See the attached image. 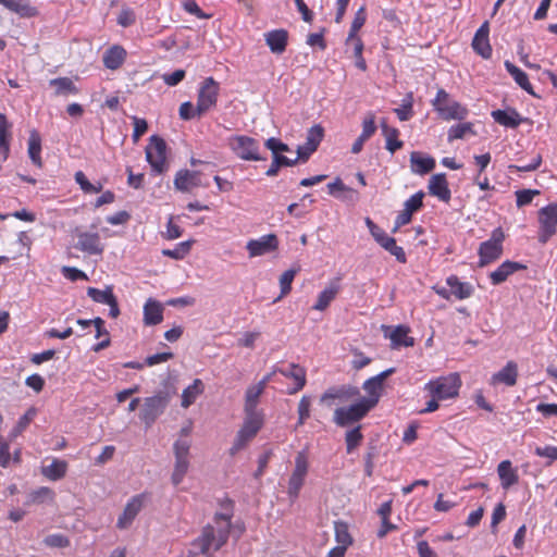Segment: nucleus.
<instances>
[{
	"label": "nucleus",
	"instance_id": "1",
	"mask_svg": "<svg viewBox=\"0 0 557 557\" xmlns=\"http://www.w3.org/2000/svg\"><path fill=\"white\" fill-rule=\"evenodd\" d=\"M222 512H216L213 518L214 524H208L202 533L194 542V546L199 548L200 553L207 555L210 549L219 550L228 540L232 518L234 515V504L231 499H224L221 503Z\"/></svg>",
	"mask_w": 557,
	"mask_h": 557
},
{
	"label": "nucleus",
	"instance_id": "2",
	"mask_svg": "<svg viewBox=\"0 0 557 557\" xmlns=\"http://www.w3.org/2000/svg\"><path fill=\"white\" fill-rule=\"evenodd\" d=\"M176 393L177 389L173 383L164 382L161 389L156 392L154 395L145 398L139 418L147 428H150L165 411Z\"/></svg>",
	"mask_w": 557,
	"mask_h": 557
},
{
	"label": "nucleus",
	"instance_id": "3",
	"mask_svg": "<svg viewBox=\"0 0 557 557\" xmlns=\"http://www.w3.org/2000/svg\"><path fill=\"white\" fill-rule=\"evenodd\" d=\"M460 386L461 380L459 374L450 373L446 376L430 381L425 385V389L430 392L432 397L443 400L456 397Z\"/></svg>",
	"mask_w": 557,
	"mask_h": 557
},
{
	"label": "nucleus",
	"instance_id": "4",
	"mask_svg": "<svg viewBox=\"0 0 557 557\" xmlns=\"http://www.w3.org/2000/svg\"><path fill=\"white\" fill-rule=\"evenodd\" d=\"M433 107L444 120H463L468 111L459 102L451 100L448 92L438 89Z\"/></svg>",
	"mask_w": 557,
	"mask_h": 557
},
{
	"label": "nucleus",
	"instance_id": "5",
	"mask_svg": "<svg viewBox=\"0 0 557 557\" xmlns=\"http://www.w3.org/2000/svg\"><path fill=\"white\" fill-rule=\"evenodd\" d=\"M165 152V140L158 135H152L146 147V159L157 174H162L168 170Z\"/></svg>",
	"mask_w": 557,
	"mask_h": 557
},
{
	"label": "nucleus",
	"instance_id": "6",
	"mask_svg": "<svg viewBox=\"0 0 557 557\" xmlns=\"http://www.w3.org/2000/svg\"><path fill=\"white\" fill-rule=\"evenodd\" d=\"M263 425V413H245L243 426L237 432L232 450H243Z\"/></svg>",
	"mask_w": 557,
	"mask_h": 557
},
{
	"label": "nucleus",
	"instance_id": "7",
	"mask_svg": "<svg viewBox=\"0 0 557 557\" xmlns=\"http://www.w3.org/2000/svg\"><path fill=\"white\" fill-rule=\"evenodd\" d=\"M539 216V242L545 244L556 234L557 227V202L541 208Z\"/></svg>",
	"mask_w": 557,
	"mask_h": 557
},
{
	"label": "nucleus",
	"instance_id": "8",
	"mask_svg": "<svg viewBox=\"0 0 557 557\" xmlns=\"http://www.w3.org/2000/svg\"><path fill=\"white\" fill-rule=\"evenodd\" d=\"M309 470V462L306 455H298L295 460V468L289 476L287 494L290 502H295L304 486Z\"/></svg>",
	"mask_w": 557,
	"mask_h": 557
},
{
	"label": "nucleus",
	"instance_id": "9",
	"mask_svg": "<svg viewBox=\"0 0 557 557\" xmlns=\"http://www.w3.org/2000/svg\"><path fill=\"white\" fill-rule=\"evenodd\" d=\"M372 409L364 400H360L349 407L337 408L334 412L336 424L346 426L361 420Z\"/></svg>",
	"mask_w": 557,
	"mask_h": 557
},
{
	"label": "nucleus",
	"instance_id": "10",
	"mask_svg": "<svg viewBox=\"0 0 557 557\" xmlns=\"http://www.w3.org/2000/svg\"><path fill=\"white\" fill-rule=\"evenodd\" d=\"M395 371H396L395 368H388V369L384 370L383 372L379 373L377 375L372 376V377L368 379L367 381H364V383L362 384V388L368 394V397H363L361 399L364 400L369 406L374 408L377 405L380 397L382 395L384 381L388 376L394 374Z\"/></svg>",
	"mask_w": 557,
	"mask_h": 557
},
{
	"label": "nucleus",
	"instance_id": "11",
	"mask_svg": "<svg viewBox=\"0 0 557 557\" xmlns=\"http://www.w3.org/2000/svg\"><path fill=\"white\" fill-rule=\"evenodd\" d=\"M219 95V84L213 77H207L198 92L197 113L198 117L216 104Z\"/></svg>",
	"mask_w": 557,
	"mask_h": 557
},
{
	"label": "nucleus",
	"instance_id": "12",
	"mask_svg": "<svg viewBox=\"0 0 557 557\" xmlns=\"http://www.w3.org/2000/svg\"><path fill=\"white\" fill-rule=\"evenodd\" d=\"M230 145L236 156L243 160L259 161L263 160L258 153L259 146L256 139L239 135L230 139Z\"/></svg>",
	"mask_w": 557,
	"mask_h": 557
},
{
	"label": "nucleus",
	"instance_id": "13",
	"mask_svg": "<svg viewBox=\"0 0 557 557\" xmlns=\"http://www.w3.org/2000/svg\"><path fill=\"white\" fill-rule=\"evenodd\" d=\"M74 234L77 237L75 249L88 255H101L103 252L104 247L98 233L85 232L76 227Z\"/></svg>",
	"mask_w": 557,
	"mask_h": 557
},
{
	"label": "nucleus",
	"instance_id": "14",
	"mask_svg": "<svg viewBox=\"0 0 557 557\" xmlns=\"http://www.w3.org/2000/svg\"><path fill=\"white\" fill-rule=\"evenodd\" d=\"M149 494L148 493H141L138 495L133 496L126 504L122 515L119 517L116 527L119 529H126L128 528L138 512L141 510L145 502L148 499Z\"/></svg>",
	"mask_w": 557,
	"mask_h": 557
},
{
	"label": "nucleus",
	"instance_id": "15",
	"mask_svg": "<svg viewBox=\"0 0 557 557\" xmlns=\"http://www.w3.org/2000/svg\"><path fill=\"white\" fill-rule=\"evenodd\" d=\"M323 136L324 129L321 125H314L310 127L307 133L306 144L298 146L297 148L298 161H307L310 156L318 149Z\"/></svg>",
	"mask_w": 557,
	"mask_h": 557
},
{
	"label": "nucleus",
	"instance_id": "16",
	"mask_svg": "<svg viewBox=\"0 0 557 557\" xmlns=\"http://www.w3.org/2000/svg\"><path fill=\"white\" fill-rule=\"evenodd\" d=\"M277 248L278 238L275 234H268L258 239H250L246 245L250 258L267 255L277 250Z\"/></svg>",
	"mask_w": 557,
	"mask_h": 557
},
{
	"label": "nucleus",
	"instance_id": "17",
	"mask_svg": "<svg viewBox=\"0 0 557 557\" xmlns=\"http://www.w3.org/2000/svg\"><path fill=\"white\" fill-rule=\"evenodd\" d=\"M55 503V492L49 486H39L26 493L24 505L41 506L53 505Z\"/></svg>",
	"mask_w": 557,
	"mask_h": 557
},
{
	"label": "nucleus",
	"instance_id": "18",
	"mask_svg": "<svg viewBox=\"0 0 557 557\" xmlns=\"http://www.w3.org/2000/svg\"><path fill=\"white\" fill-rule=\"evenodd\" d=\"M359 394H360L359 388L354 385H342V386H337V387H330L322 394L320 401L322 404H326L327 406H331L332 405L331 400H334V399L348 400V399L359 396Z\"/></svg>",
	"mask_w": 557,
	"mask_h": 557
},
{
	"label": "nucleus",
	"instance_id": "19",
	"mask_svg": "<svg viewBox=\"0 0 557 557\" xmlns=\"http://www.w3.org/2000/svg\"><path fill=\"white\" fill-rule=\"evenodd\" d=\"M199 171L180 170L174 178V187L183 193H188L195 187L202 186Z\"/></svg>",
	"mask_w": 557,
	"mask_h": 557
},
{
	"label": "nucleus",
	"instance_id": "20",
	"mask_svg": "<svg viewBox=\"0 0 557 557\" xmlns=\"http://www.w3.org/2000/svg\"><path fill=\"white\" fill-rule=\"evenodd\" d=\"M429 193L432 196L437 197L440 200L448 202L450 200L451 194L448 188V183L446 180V175L444 173H438L432 175L429 181Z\"/></svg>",
	"mask_w": 557,
	"mask_h": 557
},
{
	"label": "nucleus",
	"instance_id": "21",
	"mask_svg": "<svg viewBox=\"0 0 557 557\" xmlns=\"http://www.w3.org/2000/svg\"><path fill=\"white\" fill-rule=\"evenodd\" d=\"M473 50L484 59L492 54V48L488 41V23L484 22L476 30L472 40Z\"/></svg>",
	"mask_w": 557,
	"mask_h": 557
},
{
	"label": "nucleus",
	"instance_id": "22",
	"mask_svg": "<svg viewBox=\"0 0 557 557\" xmlns=\"http://www.w3.org/2000/svg\"><path fill=\"white\" fill-rule=\"evenodd\" d=\"M264 40L271 52L282 54L287 47L288 32L286 29H274L264 34Z\"/></svg>",
	"mask_w": 557,
	"mask_h": 557
},
{
	"label": "nucleus",
	"instance_id": "23",
	"mask_svg": "<svg viewBox=\"0 0 557 557\" xmlns=\"http://www.w3.org/2000/svg\"><path fill=\"white\" fill-rule=\"evenodd\" d=\"M423 197L424 193L418 191L406 200L405 209L397 215L398 225H406L411 221L413 212L418 211L423 206Z\"/></svg>",
	"mask_w": 557,
	"mask_h": 557
},
{
	"label": "nucleus",
	"instance_id": "24",
	"mask_svg": "<svg viewBox=\"0 0 557 557\" xmlns=\"http://www.w3.org/2000/svg\"><path fill=\"white\" fill-rule=\"evenodd\" d=\"M277 372L285 377L294 380L295 386L288 392L289 394H295L305 387L306 370L299 364L292 363L286 369H277Z\"/></svg>",
	"mask_w": 557,
	"mask_h": 557
},
{
	"label": "nucleus",
	"instance_id": "25",
	"mask_svg": "<svg viewBox=\"0 0 557 557\" xmlns=\"http://www.w3.org/2000/svg\"><path fill=\"white\" fill-rule=\"evenodd\" d=\"M525 268L527 267L522 263L507 260L503 262L495 271H493L490 274V277L494 285H499L505 282L509 275Z\"/></svg>",
	"mask_w": 557,
	"mask_h": 557
},
{
	"label": "nucleus",
	"instance_id": "26",
	"mask_svg": "<svg viewBox=\"0 0 557 557\" xmlns=\"http://www.w3.org/2000/svg\"><path fill=\"white\" fill-rule=\"evenodd\" d=\"M341 289L338 280H332L329 285L319 294L318 300L312 309L324 311L330 304L336 298Z\"/></svg>",
	"mask_w": 557,
	"mask_h": 557
},
{
	"label": "nucleus",
	"instance_id": "27",
	"mask_svg": "<svg viewBox=\"0 0 557 557\" xmlns=\"http://www.w3.org/2000/svg\"><path fill=\"white\" fill-rule=\"evenodd\" d=\"M163 320V307L162 305L149 298L144 306V322L146 325H157Z\"/></svg>",
	"mask_w": 557,
	"mask_h": 557
},
{
	"label": "nucleus",
	"instance_id": "28",
	"mask_svg": "<svg viewBox=\"0 0 557 557\" xmlns=\"http://www.w3.org/2000/svg\"><path fill=\"white\" fill-rule=\"evenodd\" d=\"M492 116L498 124L510 128H516L521 124V122H523V119L517 110L512 108L507 110H495L492 112Z\"/></svg>",
	"mask_w": 557,
	"mask_h": 557
},
{
	"label": "nucleus",
	"instance_id": "29",
	"mask_svg": "<svg viewBox=\"0 0 557 557\" xmlns=\"http://www.w3.org/2000/svg\"><path fill=\"white\" fill-rule=\"evenodd\" d=\"M503 255V246H498L488 240L481 243L479 247V256H480V267H485L486 264L497 260Z\"/></svg>",
	"mask_w": 557,
	"mask_h": 557
},
{
	"label": "nucleus",
	"instance_id": "30",
	"mask_svg": "<svg viewBox=\"0 0 557 557\" xmlns=\"http://www.w3.org/2000/svg\"><path fill=\"white\" fill-rule=\"evenodd\" d=\"M518 377V366L515 361H508L506 366L498 371L497 373L493 374L492 376V383H504L507 386H513L517 383Z\"/></svg>",
	"mask_w": 557,
	"mask_h": 557
},
{
	"label": "nucleus",
	"instance_id": "31",
	"mask_svg": "<svg viewBox=\"0 0 557 557\" xmlns=\"http://www.w3.org/2000/svg\"><path fill=\"white\" fill-rule=\"evenodd\" d=\"M263 392L264 388H262L259 384L251 385L246 389L244 404L245 413H262V411L257 409V406L259 404V397Z\"/></svg>",
	"mask_w": 557,
	"mask_h": 557
},
{
	"label": "nucleus",
	"instance_id": "32",
	"mask_svg": "<svg viewBox=\"0 0 557 557\" xmlns=\"http://www.w3.org/2000/svg\"><path fill=\"white\" fill-rule=\"evenodd\" d=\"M411 171L423 175L435 168V160L432 157H423L422 153L413 151L410 154Z\"/></svg>",
	"mask_w": 557,
	"mask_h": 557
},
{
	"label": "nucleus",
	"instance_id": "33",
	"mask_svg": "<svg viewBox=\"0 0 557 557\" xmlns=\"http://www.w3.org/2000/svg\"><path fill=\"white\" fill-rule=\"evenodd\" d=\"M126 57V51L121 46H113L103 54V64L109 70L119 69Z\"/></svg>",
	"mask_w": 557,
	"mask_h": 557
},
{
	"label": "nucleus",
	"instance_id": "34",
	"mask_svg": "<svg viewBox=\"0 0 557 557\" xmlns=\"http://www.w3.org/2000/svg\"><path fill=\"white\" fill-rule=\"evenodd\" d=\"M66 471L67 463L60 459H53L50 465L41 467V474L50 481H58L64 478Z\"/></svg>",
	"mask_w": 557,
	"mask_h": 557
},
{
	"label": "nucleus",
	"instance_id": "35",
	"mask_svg": "<svg viewBox=\"0 0 557 557\" xmlns=\"http://www.w3.org/2000/svg\"><path fill=\"white\" fill-rule=\"evenodd\" d=\"M505 67L508 73L513 77L515 82L529 95L537 97L529 82L528 75L510 61L505 62Z\"/></svg>",
	"mask_w": 557,
	"mask_h": 557
},
{
	"label": "nucleus",
	"instance_id": "36",
	"mask_svg": "<svg viewBox=\"0 0 557 557\" xmlns=\"http://www.w3.org/2000/svg\"><path fill=\"white\" fill-rule=\"evenodd\" d=\"M498 475L504 488H508L518 482L517 471L512 468L509 460H504L498 465Z\"/></svg>",
	"mask_w": 557,
	"mask_h": 557
},
{
	"label": "nucleus",
	"instance_id": "37",
	"mask_svg": "<svg viewBox=\"0 0 557 557\" xmlns=\"http://www.w3.org/2000/svg\"><path fill=\"white\" fill-rule=\"evenodd\" d=\"M203 383L200 379H195L193 384L187 386L182 393V403L181 406L183 408H188L193 405L196 398L203 393Z\"/></svg>",
	"mask_w": 557,
	"mask_h": 557
},
{
	"label": "nucleus",
	"instance_id": "38",
	"mask_svg": "<svg viewBox=\"0 0 557 557\" xmlns=\"http://www.w3.org/2000/svg\"><path fill=\"white\" fill-rule=\"evenodd\" d=\"M409 329L404 325H398L391 333L389 338L392 342V347H412L414 345V339L408 336Z\"/></svg>",
	"mask_w": 557,
	"mask_h": 557
},
{
	"label": "nucleus",
	"instance_id": "39",
	"mask_svg": "<svg viewBox=\"0 0 557 557\" xmlns=\"http://www.w3.org/2000/svg\"><path fill=\"white\" fill-rule=\"evenodd\" d=\"M335 541L338 546L348 549L352 545L354 539L349 532L348 523L345 521L334 522Z\"/></svg>",
	"mask_w": 557,
	"mask_h": 557
},
{
	"label": "nucleus",
	"instance_id": "40",
	"mask_svg": "<svg viewBox=\"0 0 557 557\" xmlns=\"http://www.w3.org/2000/svg\"><path fill=\"white\" fill-rule=\"evenodd\" d=\"M382 131L386 138V149L394 153L396 150L400 149L403 147V141L398 140L397 137L399 135V132L395 127L387 126L386 122L383 121L382 124Z\"/></svg>",
	"mask_w": 557,
	"mask_h": 557
},
{
	"label": "nucleus",
	"instance_id": "41",
	"mask_svg": "<svg viewBox=\"0 0 557 557\" xmlns=\"http://www.w3.org/2000/svg\"><path fill=\"white\" fill-rule=\"evenodd\" d=\"M40 151H41L40 136L36 131H32L29 140H28V156H29L32 162L37 166L42 165Z\"/></svg>",
	"mask_w": 557,
	"mask_h": 557
},
{
	"label": "nucleus",
	"instance_id": "42",
	"mask_svg": "<svg viewBox=\"0 0 557 557\" xmlns=\"http://www.w3.org/2000/svg\"><path fill=\"white\" fill-rule=\"evenodd\" d=\"M446 282L451 288V293L458 299L469 298L473 292V288L469 284L460 282L455 275L449 276Z\"/></svg>",
	"mask_w": 557,
	"mask_h": 557
},
{
	"label": "nucleus",
	"instance_id": "43",
	"mask_svg": "<svg viewBox=\"0 0 557 557\" xmlns=\"http://www.w3.org/2000/svg\"><path fill=\"white\" fill-rule=\"evenodd\" d=\"M10 127L7 116L0 113V152L3 154V160L8 158L10 151Z\"/></svg>",
	"mask_w": 557,
	"mask_h": 557
},
{
	"label": "nucleus",
	"instance_id": "44",
	"mask_svg": "<svg viewBox=\"0 0 557 557\" xmlns=\"http://www.w3.org/2000/svg\"><path fill=\"white\" fill-rule=\"evenodd\" d=\"M298 162V159H289L281 153H275L273 156V161L270 168L267 170L265 174L268 176H275L278 173L280 168L282 166H294Z\"/></svg>",
	"mask_w": 557,
	"mask_h": 557
},
{
	"label": "nucleus",
	"instance_id": "45",
	"mask_svg": "<svg viewBox=\"0 0 557 557\" xmlns=\"http://www.w3.org/2000/svg\"><path fill=\"white\" fill-rule=\"evenodd\" d=\"M300 271V267L288 269L280 276L281 295L274 300L277 301L282 297L286 296L292 289V283L295 275Z\"/></svg>",
	"mask_w": 557,
	"mask_h": 557
},
{
	"label": "nucleus",
	"instance_id": "46",
	"mask_svg": "<svg viewBox=\"0 0 557 557\" xmlns=\"http://www.w3.org/2000/svg\"><path fill=\"white\" fill-rule=\"evenodd\" d=\"M50 85L54 86L57 95L77 94L78 89L73 81L69 77H58L50 81Z\"/></svg>",
	"mask_w": 557,
	"mask_h": 557
},
{
	"label": "nucleus",
	"instance_id": "47",
	"mask_svg": "<svg viewBox=\"0 0 557 557\" xmlns=\"http://www.w3.org/2000/svg\"><path fill=\"white\" fill-rule=\"evenodd\" d=\"M176 462H175V468H174V471L172 473V482L174 485H178L187 470H188V467H189V462L186 458V455H176Z\"/></svg>",
	"mask_w": 557,
	"mask_h": 557
},
{
	"label": "nucleus",
	"instance_id": "48",
	"mask_svg": "<svg viewBox=\"0 0 557 557\" xmlns=\"http://www.w3.org/2000/svg\"><path fill=\"white\" fill-rule=\"evenodd\" d=\"M87 295L95 302L106 304V305H108L110 301H112V299L114 297L111 286H107L106 289H103V290H100L95 287H88Z\"/></svg>",
	"mask_w": 557,
	"mask_h": 557
},
{
	"label": "nucleus",
	"instance_id": "49",
	"mask_svg": "<svg viewBox=\"0 0 557 557\" xmlns=\"http://www.w3.org/2000/svg\"><path fill=\"white\" fill-rule=\"evenodd\" d=\"M8 9L17 13L21 17H33L38 14L35 7H32L28 3H22L21 0H12V2L9 3Z\"/></svg>",
	"mask_w": 557,
	"mask_h": 557
},
{
	"label": "nucleus",
	"instance_id": "50",
	"mask_svg": "<svg viewBox=\"0 0 557 557\" xmlns=\"http://www.w3.org/2000/svg\"><path fill=\"white\" fill-rule=\"evenodd\" d=\"M193 240L180 243L174 249H163L162 255L175 260H182L191 249Z\"/></svg>",
	"mask_w": 557,
	"mask_h": 557
},
{
	"label": "nucleus",
	"instance_id": "51",
	"mask_svg": "<svg viewBox=\"0 0 557 557\" xmlns=\"http://www.w3.org/2000/svg\"><path fill=\"white\" fill-rule=\"evenodd\" d=\"M413 97L412 94L409 92L403 99V103L399 108L394 109V112L397 114L400 121H408L413 115L412 111Z\"/></svg>",
	"mask_w": 557,
	"mask_h": 557
},
{
	"label": "nucleus",
	"instance_id": "52",
	"mask_svg": "<svg viewBox=\"0 0 557 557\" xmlns=\"http://www.w3.org/2000/svg\"><path fill=\"white\" fill-rule=\"evenodd\" d=\"M36 413H37L36 408H34V407L28 408L27 411L18 419L16 425L14 426V429L12 431V435L17 436L18 434H21L33 421Z\"/></svg>",
	"mask_w": 557,
	"mask_h": 557
},
{
	"label": "nucleus",
	"instance_id": "53",
	"mask_svg": "<svg viewBox=\"0 0 557 557\" xmlns=\"http://www.w3.org/2000/svg\"><path fill=\"white\" fill-rule=\"evenodd\" d=\"M467 133L474 134L471 123H461L454 125L448 131V141L451 143L455 139H461Z\"/></svg>",
	"mask_w": 557,
	"mask_h": 557
},
{
	"label": "nucleus",
	"instance_id": "54",
	"mask_svg": "<svg viewBox=\"0 0 557 557\" xmlns=\"http://www.w3.org/2000/svg\"><path fill=\"white\" fill-rule=\"evenodd\" d=\"M540 195L537 189H520L516 191L517 207L521 208L532 202L535 196Z\"/></svg>",
	"mask_w": 557,
	"mask_h": 557
},
{
	"label": "nucleus",
	"instance_id": "55",
	"mask_svg": "<svg viewBox=\"0 0 557 557\" xmlns=\"http://www.w3.org/2000/svg\"><path fill=\"white\" fill-rule=\"evenodd\" d=\"M189 448V429L184 428L181 431V437L174 443V450L175 453H188Z\"/></svg>",
	"mask_w": 557,
	"mask_h": 557
},
{
	"label": "nucleus",
	"instance_id": "56",
	"mask_svg": "<svg viewBox=\"0 0 557 557\" xmlns=\"http://www.w3.org/2000/svg\"><path fill=\"white\" fill-rule=\"evenodd\" d=\"M361 440H362V434L360 431V426H356L352 430L348 431L346 433L347 450L351 451V450L356 449Z\"/></svg>",
	"mask_w": 557,
	"mask_h": 557
},
{
	"label": "nucleus",
	"instance_id": "57",
	"mask_svg": "<svg viewBox=\"0 0 557 557\" xmlns=\"http://www.w3.org/2000/svg\"><path fill=\"white\" fill-rule=\"evenodd\" d=\"M75 181L81 186V188L85 193H99L102 188L101 185L99 187L94 186L85 176V174L81 171L75 173Z\"/></svg>",
	"mask_w": 557,
	"mask_h": 557
},
{
	"label": "nucleus",
	"instance_id": "58",
	"mask_svg": "<svg viewBox=\"0 0 557 557\" xmlns=\"http://www.w3.org/2000/svg\"><path fill=\"white\" fill-rule=\"evenodd\" d=\"M351 351L355 357L351 361V367L356 371H359L371 363V358L364 356L359 349L354 348Z\"/></svg>",
	"mask_w": 557,
	"mask_h": 557
},
{
	"label": "nucleus",
	"instance_id": "59",
	"mask_svg": "<svg viewBox=\"0 0 557 557\" xmlns=\"http://www.w3.org/2000/svg\"><path fill=\"white\" fill-rule=\"evenodd\" d=\"M364 22H366L364 9L360 8L357 11L355 18L351 23L348 39L356 37L357 32L363 26Z\"/></svg>",
	"mask_w": 557,
	"mask_h": 557
},
{
	"label": "nucleus",
	"instance_id": "60",
	"mask_svg": "<svg viewBox=\"0 0 557 557\" xmlns=\"http://www.w3.org/2000/svg\"><path fill=\"white\" fill-rule=\"evenodd\" d=\"M375 116L373 113H368L362 123L361 135L369 139L375 133Z\"/></svg>",
	"mask_w": 557,
	"mask_h": 557
},
{
	"label": "nucleus",
	"instance_id": "61",
	"mask_svg": "<svg viewBox=\"0 0 557 557\" xmlns=\"http://www.w3.org/2000/svg\"><path fill=\"white\" fill-rule=\"evenodd\" d=\"M327 189L333 196H337L336 191H345L347 194L356 195V190L347 187L339 177H336L332 183H329Z\"/></svg>",
	"mask_w": 557,
	"mask_h": 557
},
{
	"label": "nucleus",
	"instance_id": "62",
	"mask_svg": "<svg viewBox=\"0 0 557 557\" xmlns=\"http://www.w3.org/2000/svg\"><path fill=\"white\" fill-rule=\"evenodd\" d=\"M198 116L197 107L195 108L190 101L183 102L180 107V117L189 121Z\"/></svg>",
	"mask_w": 557,
	"mask_h": 557
},
{
	"label": "nucleus",
	"instance_id": "63",
	"mask_svg": "<svg viewBox=\"0 0 557 557\" xmlns=\"http://www.w3.org/2000/svg\"><path fill=\"white\" fill-rule=\"evenodd\" d=\"M310 398L302 396L298 404L299 424H302L310 417Z\"/></svg>",
	"mask_w": 557,
	"mask_h": 557
},
{
	"label": "nucleus",
	"instance_id": "64",
	"mask_svg": "<svg viewBox=\"0 0 557 557\" xmlns=\"http://www.w3.org/2000/svg\"><path fill=\"white\" fill-rule=\"evenodd\" d=\"M134 132H133V140L136 143L138 139L147 132L148 123L145 119H139L134 116Z\"/></svg>",
	"mask_w": 557,
	"mask_h": 557
}]
</instances>
